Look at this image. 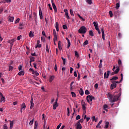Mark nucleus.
Wrapping results in <instances>:
<instances>
[{
	"mask_svg": "<svg viewBox=\"0 0 129 129\" xmlns=\"http://www.w3.org/2000/svg\"><path fill=\"white\" fill-rule=\"evenodd\" d=\"M3 127H4V129H9V127L7 126V124H6L3 126Z\"/></svg>",
	"mask_w": 129,
	"mask_h": 129,
	"instance_id": "nucleus-57",
	"label": "nucleus"
},
{
	"mask_svg": "<svg viewBox=\"0 0 129 129\" xmlns=\"http://www.w3.org/2000/svg\"><path fill=\"white\" fill-rule=\"evenodd\" d=\"M86 2L89 5H92V0H86Z\"/></svg>",
	"mask_w": 129,
	"mask_h": 129,
	"instance_id": "nucleus-40",
	"label": "nucleus"
},
{
	"mask_svg": "<svg viewBox=\"0 0 129 129\" xmlns=\"http://www.w3.org/2000/svg\"><path fill=\"white\" fill-rule=\"evenodd\" d=\"M8 19H8L9 22H14V17L9 16L8 17Z\"/></svg>",
	"mask_w": 129,
	"mask_h": 129,
	"instance_id": "nucleus-13",
	"label": "nucleus"
},
{
	"mask_svg": "<svg viewBox=\"0 0 129 129\" xmlns=\"http://www.w3.org/2000/svg\"><path fill=\"white\" fill-rule=\"evenodd\" d=\"M89 35L91 37L94 36V34H93V32H92V30L89 31Z\"/></svg>",
	"mask_w": 129,
	"mask_h": 129,
	"instance_id": "nucleus-22",
	"label": "nucleus"
},
{
	"mask_svg": "<svg viewBox=\"0 0 129 129\" xmlns=\"http://www.w3.org/2000/svg\"><path fill=\"white\" fill-rule=\"evenodd\" d=\"M119 7H120L119 3H116V7H115L116 10H118V9H119Z\"/></svg>",
	"mask_w": 129,
	"mask_h": 129,
	"instance_id": "nucleus-33",
	"label": "nucleus"
},
{
	"mask_svg": "<svg viewBox=\"0 0 129 129\" xmlns=\"http://www.w3.org/2000/svg\"><path fill=\"white\" fill-rule=\"evenodd\" d=\"M2 101H4V102L6 101V98H5L4 96H2V97H1V102H2Z\"/></svg>",
	"mask_w": 129,
	"mask_h": 129,
	"instance_id": "nucleus-28",
	"label": "nucleus"
},
{
	"mask_svg": "<svg viewBox=\"0 0 129 129\" xmlns=\"http://www.w3.org/2000/svg\"><path fill=\"white\" fill-rule=\"evenodd\" d=\"M45 50L46 51V52H47L48 53H49V46H48V44L46 45V48Z\"/></svg>",
	"mask_w": 129,
	"mask_h": 129,
	"instance_id": "nucleus-38",
	"label": "nucleus"
},
{
	"mask_svg": "<svg viewBox=\"0 0 129 129\" xmlns=\"http://www.w3.org/2000/svg\"><path fill=\"white\" fill-rule=\"evenodd\" d=\"M53 32V36L57 37V34L56 33V30H55V29H54Z\"/></svg>",
	"mask_w": 129,
	"mask_h": 129,
	"instance_id": "nucleus-50",
	"label": "nucleus"
},
{
	"mask_svg": "<svg viewBox=\"0 0 129 129\" xmlns=\"http://www.w3.org/2000/svg\"><path fill=\"white\" fill-rule=\"evenodd\" d=\"M34 123V119H33L32 120H31L30 122H29V125H33Z\"/></svg>",
	"mask_w": 129,
	"mask_h": 129,
	"instance_id": "nucleus-44",
	"label": "nucleus"
},
{
	"mask_svg": "<svg viewBox=\"0 0 129 129\" xmlns=\"http://www.w3.org/2000/svg\"><path fill=\"white\" fill-rule=\"evenodd\" d=\"M82 109L83 110H86V106H85V102H83V104L82 105Z\"/></svg>",
	"mask_w": 129,
	"mask_h": 129,
	"instance_id": "nucleus-26",
	"label": "nucleus"
},
{
	"mask_svg": "<svg viewBox=\"0 0 129 129\" xmlns=\"http://www.w3.org/2000/svg\"><path fill=\"white\" fill-rule=\"evenodd\" d=\"M22 68H23V67L21 65H20L18 67V70L19 71H21L22 70Z\"/></svg>",
	"mask_w": 129,
	"mask_h": 129,
	"instance_id": "nucleus-59",
	"label": "nucleus"
},
{
	"mask_svg": "<svg viewBox=\"0 0 129 129\" xmlns=\"http://www.w3.org/2000/svg\"><path fill=\"white\" fill-rule=\"evenodd\" d=\"M114 15L116 16V17H118V16H119V15H120V13L118 12V10L116 9L115 10Z\"/></svg>",
	"mask_w": 129,
	"mask_h": 129,
	"instance_id": "nucleus-8",
	"label": "nucleus"
},
{
	"mask_svg": "<svg viewBox=\"0 0 129 129\" xmlns=\"http://www.w3.org/2000/svg\"><path fill=\"white\" fill-rule=\"evenodd\" d=\"M80 77H81L80 74L78 73V81H79V80H80Z\"/></svg>",
	"mask_w": 129,
	"mask_h": 129,
	"instance_id": "nucleus-60",
	"label": "nucleus"
},
{
	"mask_svg": "<svg viewBox=\"0 0 129 129\" xmlns=\"http://www.w3.org/2000/svg\"><path fill=\"white\" fill-rule=\"evenodd\" d=\"M65 15L67 20H70V17H69V15H68V13L65 14Z\"/></svg>",
	"mask_w": 129,
	"mask_h": 129,
	"instance_id": "nucleus-46",
	"label": "nucleus"
},
{
	"mask_svg": "<svg viewBox=\"0 0 129 129\" xmlns=\"http://www.w3.org/2000/svg\"><path fill=\"white\" fill-rule=\"evenodd\" d=\"M84 121V119H83V118H82V119H81L80 120H79L78 122H77V123H80V122L81 123H82V122H83Z\"/></svg>",
	"mask_w": 129,
	"mask_h": 129,
	"instance_id": "nucleus-43",
	"label": "nucleus"
},
{
	"mask_svg": "<svg viewBox=\"0 0 129 129\" xmlns=\"http://www.w3.org/2000/svg\"><path fill=\"white\" fill-rule=\"evenodd\" d=\"M86 99L87 100V102H88V103H90V104L91 105V104H92V102H90V101H92V100H94V99H95V98L92 96L88 95L86 97Z\"/></svg>",
	"mask_w": 129,
	"mask_h": 129,
	"instance_id": "nucleus-2",
	"label": "nucleus"
},
{
	"mask_svg": "<svg viewBox=\"0 0 129 129\" xmlns=\"http://www.w3.org/2000/svg\"><path fill=\"white\" fill-rule=\"evenodd\" d=\"M29 37L30 38H33V37H34V33H32V31H30L29 33Z\"/></svg>",
	"mask_w": 129,
	"mask_h": 129,
	"instance_id": "nucleus-35",
	"label": "nucleus"
},
{
	"mask_svg": "<svg viewBox=\"0 0 129 129\" xmlns=\"http://www.w3.org/2000/svg\"><path fill=\"white\" fill-rule=\"evenodd\" d=\"M68 110V116H70V110H69V107L67 108Z\"/></svg>",
	"mask_w": 129,
	"mask_h": 129,
	"instance_id": "nucleus-49",
	"label": "nucleus"
},
{
	"mask_svg": "<svg viewBox=\"0 0 129 129\" xmlns=\"http://www.w3.org/2000/svg\"><path fill=\"white\" fill-rule=\"evenodd\" d=\"M62 28H63V30H65L66 29H67V26H66V25H63L62 26Z\"/></svg>",
	"mask_w": 129,
	"mask_h": 129,
	"instance_id": "nucleus-64",
	"label": "nucleus"
},
{
	"mask_svg": "<svg viewBox=\"0 0 129 129\" xmlns=\"http://www.w3.org/2000/svg\"><path fill=\"white\" fill-rule=\"evenodd\" d=\"M54 78H55V77H54V76H50L49 82L50 83L52 82V81H53V80H54Z\"/></svg>",
	"mask_w": 129,
	"mask_h": 129,
	"instance_id": "nucleus-12",
	"label": "nucleus"
},
{
	"mask_svg": "<svg viewBox=\"0 0 129 129\" xmlns=\"http://www.w3.org/2000/svg\"><path fill=\"white\" fill-rule=\"evenodd\" d=\"M37 126H38V121H35L34 123V129H37Z\"/></svg>",
	"mask_w": 129,
	"mask_h": 129,
	"instance_id": "nucleus-31",
	"label": "nucleus"
},
{
	"mask_svg": "<svg viewBox=\"0 0 129 129\" xmlns=\"http://www.w3.org/2000/svg\"><path fill=\"white\" fill-rule=\"evenodd\" d=\"M58 103H54L53 107V109L55 110L57 107H58Z\"/></svg>",
	"mask_w": 129,
	"mask_h": 129,
	"instance_id": "nucleus-16",
	"label": "nucleus"
},
{
	"mask_svg": "<svg viewBox=\"0 0 129 129\" xmlns=\"http://www.w3.org/2000/svg\"><path fill=\"white\" fill-rule=\"evenodd\" d=\"M70 46H71V43H70V40H68V46H67V48L69 49V48H70Z\"/></svg>",
	"mask_w": 129,
	"mask_h": 129,
	"instance_id": "nucleus-25",
	"label": "nucleus"
},
{
	"mask_svg": "<svg viewBox=\"0 0 129 129\" xmlns=\"http://www.w3.org/2000/svg\"><path fill=\"white\" fill-rule=\"evenodd\" d=\"M118 65H119V66L121 65V60L120 59H119V60H118Z\"/></svg>",
	"mask_w": 129,
	"mask_h": 129,
	"instance_id": "nucleus-63",
	"label": "nucleus"
},
{
	"mask_svg": "<svg viewBox=\"0 0 129 129\" xmlns=\"http://www.w3.org/2000/svg\"><path fill=\"white\" fill-rule=\"evenodd\" d=\"M58 48L59 50H62V42L61 41H59L58 43Z\"/></svg>",
	"mask_w": 129,
	"mask_h": 129,
	"instance_id": "nucleus-7",
	"label": "nucleus"
},
{
	"mask_svg": "<svg viewBox=\"0 0 129 129\" xmlns=\"http://www.w3.org/2000/svg\"><path fill=\"white\" fill-rule=\"evenodd\" d=\"M72 97H76V94L74 93V92H71Z\"/></svg>",
	"mask_w": 129,
	"mask_h": 129,
	"instance_id": "nucleus-41",
	"label": "nucleus"
},
{
	"mask_svg": "<svg viewBox=\"0 0 129 129\" xmlns=\"http://www.w3.org/2000/svg\"><path fill=\"white\" fill-rule=\"evenodd\" d=\"M109 125V122H108V121H106V122H105V128H108Z\"/></svg>",
	"mask_w": 129,
	"mask_h": 129,
	"instance_id": "nucleus-23",
	"label": "nucleus"
},
{
	"mask_svg": "<svg viewBox=\"0 0 129 129\" xmlns=\"http://www.w3.org/2000/svg\"><path fill=\"white\" fill-rule=\"evenodd\" d=\"M85 93L86 95H88L89 94H90V92H89V91L88 90H86L85 91Z\"/></svg>",
	"mask_w": 129,
	"mask_h": 129,
	"instance_id": "nucleus-39",
	"label": "nucleus"
},
{
	"mask_svg": "<svg viewBox=\"0 0 129 129\" xmlns=\"http://www.w3.org/2000/svg\"><path fill=\"white\" fill-rule=\"evenodd\" d=\"M93 25H94L95 28L96 27H98V23H96V22H95V21L93 22Z\"/></svg>",
	"mask_w": 129,
	"mask_h": 129,
	"instance_id": "nucleus-42",
	"label": "nucleus"
},
{
	"mask_svg": "<svg viewBox=\"0 0 129 129\" xmlns=\"http://www.w3.org/2000/svg\"><path fill=\"white\" fill-rule=\"evenodd\" d=\"M86 31H87L86 27H85V26H82L79 29L78 32L80 34H85V33H86Z\"/></svg>",
	"mask_w": 129,
	"mask_h": 129,
	"instance_id": "nucleus-3",
	"label": "nucleus"
},
{
	"mask_svg": "<svg viewBox=\"0 0 129 129\" xmlns=\"http://www.w3.org/2000/svg\"><path fill=\"white\" fill-rule=\"evenodd\" d=\"M18 74L19 76H24V75H25V72H24V71H21L19 72Z\"/></svg>",
	"mask_w": 129,
	"mask_h": 129,
	"instance_id": "nucleus-17",
	"label": "nucleus"
},
{
	"mask_svg": "<svg viewBox=\"0 0 129 129\" xmlns=\"http://www.w3.org/2000/svg\"><path fill=\"white\" fill-rule=\"evenodd\" d=\"M113 82L114 83H115V84H116V83L117 84H119V83H121V82H122V81H121V80H120V81H113Z\"/></svg>",
	"mask_w": 129,
	"mask_h": 129,
	"instance_id": "nucleus-47",
	"label": "nucleus"
},
{
	"mask_svg": "<svg viewBox=\"0 0 129 129\" xmlns=\"http://www.w3.org/2000/svg\"><path fill=\"white\" fill-rule=\"evenodd\" d=\"M75 126H76V129H82V125L80 123H77Z\"/></svg>",
	"mask_w": 129,
	"mask_h": 129,
	"instance_id": "nucleus-6",
	"label": "nucleus"
},
{
	"mask_svg": "<svg viewBox=\"0 0 129 129\" xmlns=\"http://www.w3.org/2000/svg\"><path fill=\"white\" fill-rule=\"evenodd\" d=\"M81 118V117H80V115H78L76 116V119L77 120H78V119H80Z\"/></svg>",
	"mask_w": 129,
	"mask_h": 129,
	"instance_id": "nucleus-61",
	"label": "nucleus"
},
{
	"mask_svg": "<svg viewBox=\"0 0 129 129\" xmlns=\"http://www.w3.org/2000/svg\"><path fill=\"white\" fill-rule=\"evenodd\" d=\"M108 75L106 73V72L104 73V79H107L108 78Z\"/></svg>",
	"mask_w": 129,
	"mask_h": 129,
	"instance_id": "nucleus-27",
	"label": "nucleus"
},
{
	"mask_svg": "<svg viewBox=\"0 0 129 129\" xmlns=\"http://www.w3.org/2000/svg\"><path fill=\"white\" fill-rule=\"evenodd\" d=\"M41 47H42V45L41 44H40L36 45L35 46V48H36V49H37V48H41Z\"/></svg>",
	"mask_w": 129,
	"mask_h": 129,
	"instance_id": "nucleus-52",
	"label": "nucleus"
},
{
	"mask_svg": "<svg viewBox=\"0 0 129 129\" xmlns=\"http://www.w3.org/2000/svg\"><path fill=\"white\" fill-rule=\"evenodd\" d=\"M52 8L54 10V13H57V7L55 4L52 5Z\"/></svg>",
	"mask_w": 129,
	"mask_h": 129,
	"instance_id": "nucleus-21",
	"label": "nucleus"
},
{
	"mask_svg": "<svg viewBox=\"0 0 129 129\" xmlns=\"http://www.w3.org/2000/svg\"><path fill=\"white\" fill-rule=\"evenodd\" d=\"M55 28L57 32H59V24L58 23V22L55 23Z\"/></svg>",
	"mask_w": 129,
	"mask_h": 129,
	"instance_id": "nucleus-14",
	"label": "nucleus"
},
{
	"mask_svg": "<svg viewBox=\"0 0 129 129\" xmlns=\"http://www.w3.org/2000/svg\"><path fill=\"white\" fill-rule=\"evenodd\" d=\"M22 109H25V108H26V104H25V103H23L22 105Z\"/></svg>",
	"mask_w": 129,
	"mask_h": 129,
	"instance_id": "nucleus-34",
	"label": "nucleus"
},
{
	"mask_svg": "<svg viewBox=\"0 0 129 129\" xmlns=\"http://www.w3.org/2000/svg\"><path fill=\"white\" fill-rule=\"evenodd\" d=\"M107 108H108V106L107 104H104L103 106V109H104V110H105V111H108Z\"/></svg>",
	"mask_w": 129,
	"mask_h": 129,
	"instance_id": "nucleus-11",
	"label": "nucleus"
},
{
	"mask_svg": "<svg viewBox=\"0 0 129 129\" xmlns=\"http://www.w3.org/2000/svg\"><path fill=\"white\" fill-rule=\"evenodd\" d=\"M70 13L71 16H74V14L73 13V10H72V9L70 10Z\"/></svg>",
	"mask_w": 129,
	"mask_h": 129,
	"instance_id": "nucleus-48",
	"label": "nucleus"
},
{
	"mask_svg": "<svg viewBox=\"0 0 129 129\" xmlns=\"http://www.w3.org/2000/svg\"><path fill=\"white\" fill-rule=\"evenodd\" d=\"M10 126L11 127H13V126H14V121H10Z\"/></svg>",
	"mask_w": 129,
	"mask_h": 129,
	"instance_id": "nucleus-45",
	"label": "nucleus"
},
{
	"mask_svg": "<svg viewBox=\"0 0 129 129\" xmlns=\"http://www.w3.org/2000/svg\"><path fill=\"white\" fill-rule=\"evenodd\" d=\"M41 40L42 42H45V37H44L43 36H42L41 37Z\"/></svg>",
	"mask_w": 129,
	"mask_h": 129,
	"instance_id": "nucleus-54",
	"label": "nucleus"
},
{
	"mask_svg": "<svg viewBox=\"0 0 129 129\" xmlns=\"http://www.w3.org/2000/svg\"><path fill=\"white\" fill-rule=\"evenodd\" d=\"M79 93L81 96H83L84 94V92L83 91V89L82 88H81L80 91H79Z\"/></svg>",
	"mask_w": 129,
	"mask_h": 129,
	"instance_id": "nucleus-15",
	"label": "nucleus"
},
{
	"mask_svg": "<svg viewBox=\"0 0 129 129\" xmlns=\"http://www.w3.org/2000/svg\"><path fill=\"white\" fill-rule=\"evenodd\" d=\"M34 98H33V97H31V100H30V103L31 104L34 103Z\"/></svg>",
	"mask_w": 129,
	"mask_h": 129,
	"instance_id": "nucleus-53",
	"label": "nucleus"
},
{
	"mask_svg": "<svg viewBox=\"0 0 129 129\" xmlns=\"http://www.w3.org/2000/svg\"><path fill=\"white\" fill-rule=\"evenodd\" d=\"M39 17L40 20H43V13L42 12V9H41V7H39Z\"/></svg>",
	"mask_w": 129,
	"mask_h": 129,
	"instance_id": "nucleus-5",
	"label": "nucleus"
},
{
	"mask_svg": "<svg viewBox=\"0 0 129 129\" xmlns=\"http://www.w3.org/2000/svg\"><path fill=\"white\" fill-rule=\"evenodd\" d=\"M118 79V77H113L112 79H110V81H115V80H117Z\"/></svg>",
	"mask_w": 129,
	"mask_h": 129,
	"instance_id": "nucleus-19",
	"label": "nucleus"
},
{
	"mask_svg": "<svg viewBox=\"0 0 129 129\" xmlns=\"http://www.w3.org/2000/svg\"><path fill=\"white\" fill-rule=\"evenodd\" d=\"M33 66L34 68H35V69H37V63L36 62L33 63Z\"/></svg>",
	"mask_w": 129,
	"mask_h": 129,
	"instance_id": "nucleus-62",
	"label": "nucleus"
},
{
	"mask_svg": "<svg viewBox=\"0 0 129 129\" xmlns=\"http://www.w3.org/2000/svg\"><path fill=\"white\" fill-rule=\"evenodd\" d=\"M34 61H35V58L33 56H31L30 57V63H32V62H34Z\"/></svg>",
	"mask_w": 129,
	"mask_h": 129,
	"instance_id": "nucleus-30",
	"label": "nucleus"
},
{
	"mask_svg": "<svg viewBox=\"0 0 129 129\" xmlns=\"http://www.w3.org/2000/svg\"><path fill=\"white\" fill-rule=\"evenodd\" d=\"M14 68L12 66H9V71H13Z\"/></svg>",
	"mask_w": 129,
	"mask_h": 129,
	"instance_id": "nucleus-37",
	"label": "nucleus"
},
{
	"mask_svg": "<svg viewBox=\"0 0 129 129\" xmlns=\"http://www.w3.org/2000/svg\"><path fill=\"white\" fill-rule=\"evenodd\" d=\"M111 84L110 85V89L111 90H112L114 89L116 87V84L113 82V81H111Z\"/></svg>",
	"mask_w": 129,
	"mask_h": 129,
	"instance_id": "nucleus-4",
	"label": "nucleus"
},
{
	"mask_svg": "<svg viewBox=\"0 0 129 129\" xmlns=\"http://www.w3.org/2000/svg\"><path fill=\"white\" fill-rule=\"evenodd\" d=\"M14 42H15V40L14 39H12L11 40H9V43L11 44V47H13V45H14Z\"/></svg>",
	"mask_w": 129,
	"mask_h": 129,
	"instance_id": "nucleus-18",
	"label": "nucleus"
},
{
	"mask_svg": "<svg viewBox=\"0 0 129 129\" xmlns=\"http://www.w3.org/2000/svg\"><path fill=\"white\" fill-rule=\"evenodd\" d=\"M109 14L110 15V18H112V16H113L112 11H109Z\"/></svg>",
	"mask_w": 129,
	"mask_h": 129,
	"instance_id": "nucleus-56",
	"label": "nucleus"
},
{
	"mask_svg": "<svg viewBox=\"0 0 129 129\" xmlns=\"http://www.w3.org/2000/svg\"><path fill=\"white\" fill-rule=\"evenodd\" d=\"M101 31L102 32V39L103 40H105V37L104 36V30L103 29V28H101Z\"/></svg>",
	"mask_w": 129,
	"mask_h": 129,
	"instance_id": "nucleus-9",
	"label": "nucleus"
},
{
	"mask_svg": "<svg viewBox=\"0 0 129 129\" xmlns=\"http://www.w3.org/2000/svg\"><path fill=\"white\" fill-rule=\"evenodd\" d=\"M32 74H34V75H36V76H39V73L37 72V71H34L32 73Z\"/></svg>",
	"mask_w": 129,
	"mask_h": 129,
	"instance_id": "nucleus-32",
	"label": "nucleus"
},
{
	"mask_svg": "<svg viewBox=\"0 0 129 129\" xmlns=\"http://www.w3.org/2000/svg\"><path fill=\"white\" fill-rule=\"evenodd\" d=\"M75 54L76 57H77V58L79 57V53H78V52H77V51H75Z\"/></svg>",
	"mask_w": 129,
	"mask_h": 129,
	"instance_id": "nucleus-36",
	"label": "nucleus"
},
{
	"mask_svg": "<svg viewBox=\"0 0 129 129\" xmlns=\"http://www.w3.org/2000/svg\"><path fill=\"white\" fill-rule=\"evenodd\" d=\"M102 122V120H101L97 124V125H96V127L97 128H101V126H100V124H101V123Z\"/></svg>",
	"mask_w": 129,
	"mask_h": 129,
	"instance_id": "nucleus-10",
	"label": "nucleus"
},
{
	"mask_svg": "<svg viewBox=\"0 0 129 129\" xmlns=\"http://www.w3.org/2000/svg\"><path fill=\"white\" fill-rule=\"evenodd\" d=\"M4 12V8L1 7L0 8V15Z\"/></svg>",
	"mask_w": 129,
	"mask_h": 129,
	"instance_id": "nucleus-51",
	"label": "nucleus"
},
{
	"mask_svg": "<svg viewBox=\"0 0 129 129\" xmlns=\"http://www.w3.org/2000/svg\"><path fill=\"white\" fill-rule=\"evenodd\" d=\"M121 94L120 93L118 94V95L113 96L112 94L108 93L107 94V97L109 98V101L110 102H115V101H117L119 99V96H120Z\"/></svg>",
	"mask_w": 129,
	"mask_h": 129,
	"instance_id": "nucleus-1",
	"label": "nucleus"
},
{
	"mask_svg": "<svg viewBox=\"0 0 129 129\" xmlns=\"http://www.w3.org/2000/svg\"><path fill=\"white\" fill-rule=\"evenodd\" d=\"M61 59L62 60V64L66 65V58H63V57H61Z\"/></svg>",
	"mask_w": 129,
	"mask_h": 129,
	"instance_id": "nucleus-24",
	"label": "nucleus"
},
{
	"mask_svg": "<svg viewBox=\"0 0 129 129\" xmlns=\"http://www.w3.org/2000/svg\"><path fill=\"white\" fill-rule=\"evenodd\" d=\"M95 28L96 31H97L98 34H101V32L100 30H99V28L98 27V26H97Z\"/></svg>",
	"mask_w": 129,
	"mask_h": 129,
	"instance_id": "nucleus-29",
	"label": "nucleus"
},
{
	"mask_svg": "<svg viewBox=\"0 0 129 129\" xmlns=\"http://www.w3.org/2000/svg\"><path fill=\"white\" fill-rule=\"evenodd\" d=\"M20 22V18H17L15 21V24H18Z\"/></svg>",
	"mask_w": 129,
	"mask_h": 129,
	"instance_id": "nucleus-55",
	"label": "nucleus"
},
{
	"mask_svg": "<svg viewBox=\"0 0 129 129\" xmlns=\"http://www.w3.org/2000/svg\"><path fill=\"white\" fill-rule=\"evenodd\" d=\"M61 125H62V123H60L57 126L56 128V129H59L60 128Z\"/></svg>",
	"mask_w": 129,
	"mask_h": 129,
	"instance_id": "nucleus-58",
	"label": "nucleus"
},
{
	"mask_svg": "<svg viewBox=\"0 0 129 129\" xmlns=\"http://www.w3.org/2000/svg\"><path fill=\"white\" fill-rule=\"evenodd\" d=\"M114 72H115V74H117V73L119 72V67H118V66L116 67V69L114 71Z\"/></svg>",
	"mask_w": 129,
	"mask_h": 129,
	"instance_id": "nucleus-20",
	"label": "nucleus"
}]
</instances>
